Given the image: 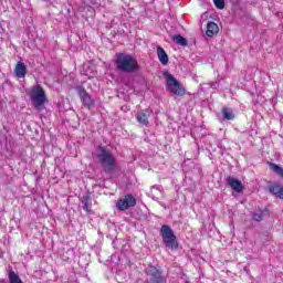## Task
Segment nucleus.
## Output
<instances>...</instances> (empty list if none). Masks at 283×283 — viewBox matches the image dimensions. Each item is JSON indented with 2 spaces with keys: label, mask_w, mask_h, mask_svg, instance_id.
I'll use <instances>...</instances> for the list:
<instances>
[{
  "label": "nucleus",
  "mask_w": 283,
  "mask_h": 283,
  "mask_svg": "<svg viewBox=\"0 0 283 283\" xmlns=\"http://www.w3.org/2000/svg\"><path fill=\"white\" fill-rule=\"evenodd\" d=\"M166 87L171 92V94H175V96H185L187 94V90H185V86L174 77L170 73H166Z\"/></svg>",
  "instance_id": "obj_5"
},
{
  "label": "nucleus",
  "mask_w": 283,
  "mask_h": 283,
  "mask_svg": "<svg viewBox=\"0 0 283 283\" xmlns=\"http://www.w3.org/2000/svg\"><path fill=\"white\" fill-rule=\"evenodd\" d=\"M172 41L177 44V45H181V48H187L188 42L187 39H185L182 35L177 34V35H172L171 36Z\"/></svg>",
  "instance_id": "obj_17"
},
{
  "label": "nucleus",
  "mask_w": 283,
  "mask_h": 283,
  "mask_svg": "<svg viewBox=\"0 0 283 283\" xmlns=\"http://www.w3.org/2000/svg\"><path fill=\"white\" fill-rule=\"evenodd\" d=\"M227 182L229 187L231 188L232 191H235V193H242L244 191V185H242V181L233 178V177H228Z\"/></svg>",
  "instance_id": "obj_9"
},
{
  "label": "nucleus",
  "mask_w": 283,
  "mask_h": 283,
  "mask_svg": "<svg viewBox=\"0 0 283 283\" xmlns=\"http://www.w3.org/2000/svg\"><path fill=\"white\" fill-rule=\"evenodd\" d=\"M29 96L33 103L34 109L41 112V109L45 107V103H48V96L45 95V90H43V86L39 84L33 85L29 92Z\"/></svg>",
  "instance_id": "obj_3"
},
{
  "label": "nucleus",
  "mask_w": 283,
  "mask_h": 283,
  "mask_svg": "<svg viewBox=\"0 0 283 283\" xmlns=\"http://www.w3.org/2000/svg\"><path fill=\"white\" fill-rule=\"evenodd\" d=\"M80 201L82 202L83 210L86 213H92V197L90 195H84Z\"/></svg>",
  "instance_id": "obj_12"
},
{
  "label": "nucleus",
  "mask_w": 283,
  "mask_h": 283,
  "mask_svg": "<svg viewBox=\"0 0 283 283\" xmlns=\"http://www.w3.org/2000/svg\"><path fill=\"white\" fill-rule=\"evenodd\" d=\"M160 235L167 249H170V251H178V239L176 238L171 227L167 224L161 226Z\"/></svg>",
  "instance_id": "obj_4"
},
{
  "label": "nucleus",
  "mask_w": 283,
  "mask_h": 283,
  "mask_svg": "<svg viewBox=\"0 0 283 283\" xmlns=\"http://www.w3.org/2000/svg\"><path fill=\"white\" fill-rule=\"evenodd\" d=\"M132 207H136V197L132 193L125 195L116 202L117 211H127V209H132Z\"/></svg>",
  "instance_id": "obj_6"
},
{
  "label": "nucleus",
  "mask_w": 283,
  "mask_h": 283,
  "mask_svg": "<svg viewBox=\"0 0 283 283\" xmlns=\"http://www.w3.org/2000/svg\"><path fill=\"white\" fill-rule=\"evenodd\" d=\"M9 283H23L19 274H17L14 271H9Z\"/></svg>",
  "instance_id": "obj_18"
},
{
  "label": "nucleus",
  "mask_w": 283,
  "mask_h": 283,
  "mask_svg": "<svg viewBox=\"0 0 283 283\" xmlns=\"http://www.w3.org/2000/svg\"><path fill=\"white\" fill-rule=\"evenodd\" d=\"M151 283H167V279L163 276V272L156 266H151L149 270Z\"/></svg>",
  "instance_id": "obj_8"
},
{
  "label": "nucleus",
  "mask_w": 283,
  "mask_h": 283,
  "mask_svg": "<svg viewBox=\"0 0 283 283\" xmlns=\"http://www.w3.org/2000/svg\"><path fill=\"white\" fill-rule=\"evenodd\" d=\"M262 219H263L262 214H260V213L253 214V220H255L256 222H262Z\"/></svg>",
  "instance_id": "obj_21"
},
{
  "label": "nucleus",
  "mask_w": 283,
  "mask_h": 283,
  "mask_svg": "<svg viewBox=\"0 0 283 283\" xmlns=\"http://www.w3.org/2000/svg\"><path fill=\"white\" fill-rule=\"evenodd\" d=\"M218 32H220V28L218 27V23H216V22H208L207 31H206L207 36L211 38L214 34H218Z\"/></svg>",
  "instance_id": "obj_15"
},
{
  "label": "nucleus",
  "mask_w": 283,
  "mask_h": 283,
  "mask_svg": "<svg viewBox=\"0 0 283 283\" xmlns=\"http://www.w3.org/2000/svg\"><path fill=\"white\" fill-rule=\"evenodd\" d=\"M115 65L119 72H125L126 74H136V72H140V64H138V60L133 57L132 54L117 53Z\"/></svg>",
  "instance_id": "obj_1"
},
{
  "label": "nucleus",
  "mask_w": 283,
  "mask_h": 283,
  "mask_svg": "<svg viewBox=\"0 0 283 283\" xmlns=\"http://www.w3.org/2000/svg\"><path fill=\"white\" fill-rule=\"evenodd\" d=\"M97 160L101 167L104 169L105 174H114L118 169V164H116V158L105 146H99L97 148Z\"/></svg>",
  "instance_id": "obj_2"
},
{
  "label": "nucleus",
  "mask_w": 283,
  "mask_h": 283,
  "mask_svg": "<svg viewBox=\"0 0 283 283\" xmlns=\"http://www.w3.org/2000/svg\"><path fill=\"white\" fill-rule=\"evenodd\" d=\"M136 120L142 125V127H147L149 125V114L142 112L136 115Z\"/></svg>",
  "instance_id": "obj_14"
},
{
  "label": "nucleus",
  "mask_w": 283,
  "mask_h": 283,
  "mask_svg": "<svg viewBox=\"0 0 283 283\" xmlns=\"http://www.w3.org/2000/svg\"><path fill=\"white\" fill-rule=\"evenodd\" d=\"M268 190L272 193V196H276L283 200V186L280 184H273L268 187Z\"/></svg>",
  "instance_id": "obj_11"
},
{
  "label": "nucleus",
  "mask_w": 283,
  "mask_h": 283,
  "mask_svg": "<svg viewBox=\"0 0 283 283\" xmlns=\"http://www.w3.org/2000/svg\"><path fill=\"white\" fill-rule=\"evenodd\" d=\"M77 93L84 107H86L87 109H92V107L94 106V101L92 99V96H90V93H87V91L83 86L77 87Z\"/></svg>",
  "instance_id": "obj_7"
},
{
  "label": "nucleus",
  "mask_w": 283,
  "mask_h": 283,
  "mask_svg": "<svg viewBox=\"0 0 283 283\" xmlns=\"http://www.w3.org/2000/svg\"><path fill=\"white\" fill-rule=\"evenodd\" d=\"M157 56L161 65H167V63H169V55H167V52L163 46L157 48Z\"/></svg>",
  "instance_id": "obj_13"
},
{
  "label": "nucleus",
  "mask_w": 283,
  "mask_h": 283,
  "mask_svg": "<svg viewBox=\"0 0 283 283\" xmlns=\"http://www.w3.org/2000/svg\"><path fill=\"white\" fill-rule=\"evenodd\" d=\"M222 114H223V118H226V120H233V118H235V115L233 114V111L230 108H222Z\"/></svg>",
  "instance_id": "obj_19"
},
{
  "label": "nucleus",
  "mask_w": 283,
  "mask_h": 283,
  "mask_svg": "<svg viewBox=\"0 0 283 283\" xmlns=\"http://www.w3.org/2000/svg\"><path fill=\"white\" fill-rule=\"evenodd\" d=\"M213 3L218 10H224V0H213Z\"/></svg>",
  "instance_id": "obj_20"
},
{
  "label": "nucleus",
  "mask_w": 283,
  "mask_h": 283,
  "mask_svg": "<svg viewBox=\"0 0 283 283\" xmlns=\"http://www.w3.org/2000/svg\"><path fill=\"white\" fill-rule=\"evenodd\" d=\"M269 167L276 176H279L283 180V168L280 165L275 163H269Z\"/></svg>",
  "instance_id": "obj_16"
},
{
  "label": "nucleus",
  "mask_w": 283,
  "mask_h": 283,
  "mask_svg": "<svg viewBox=\"0 0 283 283\" xmlns=\"http://www.w3.org/2000/svg\"><path fill=\"white\" fill-rule=\"evenodd\" d=\"M14 74L18 78H25V75L28 74V67L25 66V63L18 62L14 67Z\"/></svg>",
  "instance_id": "obj_10"
}]
</instances>
